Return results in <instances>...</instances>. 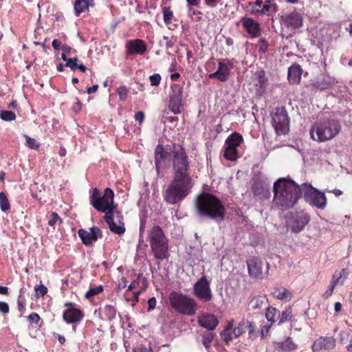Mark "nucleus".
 <instances>
[{
  "label": "nucleus",
  "mask_w": 352,
  "mask_h": 352,
  "mask_svg": "<svg viewBox=\"0 0 352 352\" xmlns=\"http://www.w3.org/2000/svg\"><path fill=\"white\" fill-rule=\"evenodd\" d=\"M154 157L158 175L166 162L171 160L173 176L164 192L163 197L168 204L180 203L190 194L194 186L185 149L179 144H173L168 151L162 144H157L155 148Z\"/></svg>",
  "instance_id": "obj_1"
},
{
  "label": "nucleus",
  "mask_w": 352,
  "mask_h": 352,
  "mask_svg": "<svg viewBox=\"0 0 352 352\" xmlns=\"http://www.w3.org/2000/svg\"><path fill=\"white\" fill-rule=\"evenodd\" d=\"M273 202L282 210L294 207L301 197V186L289 179L279 178L274 183Z\"/></svg>",
  "instance_id": "obj_2"
},
{
  "label": "nucleus",
  "mask_w": 352,
  "mask_h": 352,
  "mask_svg": "<svg viewBox=\"0 0 352 352\" xmlns=\"http://www.w3.org/2000/svg\"><path fill=\"white\" fill-rule=\"evenodd\" d=\"M196 208L201 216L219 221L224 219L226 213L222 201L213 194L208 192H204L197 197Z\"/></svg>",
  "instance_id": "obj_3"
},
{
  "label": "nucleus",
  "mask_w": 352,
  "mask_h": 352,
  "mask_svg": "<svg viewBox=\"0 0 352 352\" xmlns=\"http://www.w3.org/2000/svg\"><path fill=\"white\" fill-rule=\"evenodd\" d=\"M341 129V124L337 119L323 118L314 124L310 135L314 140L324 142L333 139Z\"/></svg>",
  "instance_id": "obj_4"
},
{
  "label": "nucleus",
  "mask_w": 352,
  "mask_h": 352,
  "mask_svg": "<svg viewBox=\"0 0 352 352\" xmlns=\"http://www.w3.org/2000/svg\"><path fill=\"white\" fill-rule=\"evenodd\" d=\"M90 204L98 212H104V215L116 212L118 217L120 216V211L114 204V192L110 188H106L102 194L99 189L94 188L89 197Z\"/></svg>",
  "instance_id": "obj_5"
},
{
  "label": "nucleus",
  "mask_w": 352,
  "mask_h": 352,
  "mask_svg": "<svg viewBox=\"0 0 352 352\" xmlns=\"http://www.w3.org/2000/svg\"><path fill=\"white\" fill-rule=\"evenodd\" d=\"M151 252L155 259L164 260L170 256L168 241L162 228L154 225L148 234Z\"/></svg>",
  "instance_id": "obj_6"
},
{
  "label": "nucleus",
  "mask_w": 352,
  "mask_h": 352,
  "mask_svg": "<svg viewBox=\"0 0 352 352\" xmlns=\"http://www.w3.org/2000/svg\"><path fill=\"white\" fill-rule=\"evenodd\" d=\"M168 298L171 308L177 313L188 316L196 314L198 305L194 298L175 291L170 293Z\"/></svg>",
  "instance_id": "obj_7"
},
{
  "label": "nucleus",
  "mask_w": 352,
  "mask_h": 352,
  "mask_svg": "<svg viewBox=\"0 0 352 352\" xmlns=\"http://www.w3.org/2000/svg\"><path fill=\"white\" fill-rule=\"evenodd\" d=\"M304 193V199L311 206L319 209H324L327 206V197L324 192L312 186L311 184L304 183L301 186V194Z\"/></svg>",
  "instance_id": "obj_8"
},
{
  "label": "nucleus",
  "mask_w": 352,
  "mask_h": 352,
  "mask_svg": "<svg viewBox=\"0 0 352 352\" xmlns=\"http://www.w3.org/2000/svg\"><path fill=\"white\" fill-rule=\"evenodd\" d=\"M311 220L310 215L304 210L290 212L287 219V226L294 233H299L304 230Z\"/></svg>",
  "instance_id": "obj_9"
},
{
  "label": "nucleus",
  "mask_w": 352,
  "mask_h": 352,
  "mask_svg": "<svg viewBox=\"0 0 352 352\" xmlns=\"http://www.w3.org/2000/svg\"><path fill=\"white\" fill-rule=\"evenodd\" d=\"M249 275L251 278L262 280L268 274L269 264L259 258L253 256L247 261Z\"/></svg>",
  "instance_id": "obj_10"
},
{
  "label": "nucleus",
  "mask_w": 352,
  "mask_h": 352,
  "mask_svg": "<svg viewBox=\"0 0 352 352\" xmlns=\"http://www.w3.org/2000/svg\"><path fill=\"white\" fill-rule=\"evenodd\" d=\"M272 120L277 135L286 134L289 131V120L285 107L276 108Z\"/></svg>",
  "instance_id": "obj_11"
},
{
  "label": "nucleus",
  "mask_w": 352,
  "mask_h": 352,
  "mask_svg": "<svg viewBox=\"0 0 352 352\" xmlns=\"http://www.w3.org/2000/svg\"><path fill=\"white\" fill-rule=\"evenodd\" d=\"M251 13L259 16H272L277 11V5L275 0H255L250 2Z\"/></svg>",
  "instance_id": "obj_12"
},
{
  "label": "nucleus",
  "mask_w": 352,
  "mask_h": 352,
  "mask_svg": "<svg viewBox=\"0 0 352 352\" xmlns=\"http://www.w3.org/2000/svg\"><path fill=\"white\" fill-rule=\"evenodd\" d=\"M243 138L242 135L234 132L230 135L226 140V150L224 157L230 161H235L239 157L237 147L243 142Z\"/></svg>",
  "instance_id": "obj_13"
},
{
  "label": "nucleus",
  "mask_w": 352,
  "mask_h": 352,
  "mask_svg": "<svg viewBox=\"0 0 352 352\" xmlns=\"http://www.w3.org/2000/svg\"><path fill=\"white\" fill-rule=\"evenodd\" d=\"M194 295L202 302H209L212 299L210 283L206 276H203L193 285Z\"/></svg>",
  "instance_id": "obj_14"
},
{
  "label": "nucleus",
  "mask_w": 352,
  "mask_h": 352,
  "mask_svg": "<svg viewBox=\"0 0 352 352\" xmlns=\"http://www.w3.org/2000/svg\"><path fill=\"white\" fill-rule=\"evenodd\" d=\"M233 320L229 321L225 329L221 333V337L228 344L234 338H236L245 332V323L240 322L237 327L233 329Z\"/></svg>",
  "instance_id": "obj_15"
},
{
  "label": "nucleus",
  "mask_w": 352,
  "mask_h": 352,
  "mask_svg": "<svg viewBox=\"0 0 352 352\" xmlns=\"http://www.w3.org/2000/svg\"><path fill=\"white\" fill-rule=\"evenodd\" d=\"M78 234L82 243L85 245H92L98 238L102 236L101 230L96 226L91 228L89 231L85 229H80Z\"/></svg>",
  "instance_id": "obj_16"
},
{
  "label": "nucleus",
  "mask_w": 352,
  "mask_h": 352,
  "mask_svg": "<svg viewBox=\"0 0 352 352\" xmlns=\"http://www.w3.org/2000/svg\"><path fill=\"white\" fill-rule=\"evenodd\" d=\"M116 214V212H111L110 214H107V215H104V219L105 222L108 224L110 230L117 234H122L125 232V227L124 223L123 221V217L120 213V217H117L118 223L114 221V215Z\"/></svg>",
  "instance_id": "obj_17"
},
{
  "label": "nucleus",
  "mask_w": 352,
  "mask_h": 352,
  "mask_svg": "<svg viewBox=\"0 0 352 352\" xmlns=\"http://www.w3.org/2000/svg\"><path fill=\"white\" fill-rule=\"evenodd\" d=\"M303 18L302 15L297 12H292L289 14L281 16L283 24L292 30H296L302 25Z\"/></svg>",
  "instance_id": "obj_18"
},
{
  "label": "nucleus",
  "mask_w": 352,
  "mask_h": 352,
  "mask_svg": "<svg viewBox=\"0 0 352 352\" xmlns=\"http://www.w3.org/2000/svg\"><path fill=\"white\" fill-rule=\"evenodd\" d=\"M126 54H143L147 50L145 42L140 38L129 40L126 45Z\"/></svg>",
  "instance_id": "obj_19"
},
{
  "label": "nucleus",
  "mask_w": 352,
  "mask_h": 352,
  "mask_svg": "<svg viewBox=\"0 0 352 352\" xmlns=\"http://www.w3.org/2000/svg\"><path fill=\"white\" fill-rule=\"evenodd\" d=\"M84 316V311L78 308L66 309L63 314V320L68 324H78Z\"/></svg>",
  "instance_id": "obj_20"
},
{
  "label": "nucleus",
  "mask_w": 352,
  "mask_h": 352,
  "mask_svg": "<svg viewBox=\"0 0 352 352\" xmlns=\"http://www.w3.org/2000/svg\"><path fill=\"white\" fill-rule=\"evenodd\" d=\"M182 93L179 89L177 93L174 92L170 95L168 107L174 114H179L182 112Z\"/></svg>",
  "instance_id": "obj_21"
},
{
  "label": "nucleus",
  "mask_w": 352,
  "mask_h": 352,
  "mask_svg": "<svg viewBox=\"0 0 352 352\" xmlns=\"http://www.w3.org/2000/svg\"><path fill=\"white\" fill-rule=\"evenodd\" d=\"M242 25L251 37H258L261 34L260 25L251 18L243 17L241 19Z\"/></svg>",
  "instance_id": "obj_22"
},
{
  "label": "nucleus",
  "mask_w": 352,
  "mask_h": 352,
  "mask_svg": "<svg viewBox=\"0 0 352 352\" xmlns=\"http://www.w3.org/2000/svg\"><path fill=\"white\" fill-rule=\"evenodd\" d=\"M231 72L226 65L221 60L218 63V69L216 72L208 75L210 79H217L220 82H226L230 76Z\"/></svg>",
  "instance_id": "obj_23"
},
{
  "label": "nucleus",
  "mask_w": 352,
  "mask_h": 352,
  "mask_svg": "<svg viewBox=\"0 0 352 352\" xmlns=\"http://www.w3.org/2000/svg\"><path fill=\"white\" fill-rule=\"evenodd\" d=\"M336 340L333 337H320L317 339L314 344V351H318L322 349L329 350L335 347Z\"/></svg>",
  "instance_id": "obj_24"
},
{
  "label": "nucleus",
  "mask_w": 352,
  "mask_h": 352,
  "mask_svg": "<svg viewBox=\"0 0 352 352\" xmlns=\"http://www.w3.org/2000/svg\"><path fill=\"white\" fill-rule=\"evenodd\" d=\"M199 324L209 331L214 330L219 324L217 317L213 314L201 316L198 320Z\"/></svg>",
  "instance_id": "obj_25"
},
{
  "label": "nucleus",
  "mask_w": 352,
  "mask_h": 352,
  "mask_svg": "<svg viewBox=\"0 0 352 352\" xmlns=\"http://www.w3.org/2000/svg\"><path fill=\"white\" fill-rule=\"evenodd\" d=\"M302 69L299 65L294 64L288 69L287 79L290 84H298L300 82Z\"/></svg>",
  "instance_id": "obj_26"
},
{
  "label": "nucleus",
  "mask_w": 352,
  "mask_h": 352,
  "mask_svg": "<svg viewBox=\"0 0 352 352\" xmlns=\"http://www.w3.org/2000/svg\"><path fill=\"white\" fill-rule=\"evenodd\" d=\"M268 299L265 295H256L250 298L248 303L249 309L260 310L268 304Z\"/></svg>",
  "instance_id": "obj_27"
},
{
  "label": "nucleus",
  "mask_w": 352,
  "mask_h": 352,
  "mask_svg": "<svg viewBox=\"0 0 352 352\" xmlns=\"http://www.w3.org/2000/svg\"><path fill=\"white\" fill-rule=\"evenodd\" d=\"M297 344L294 343L290 337H288L283 342H278L274 343V349L278 351H290L296 349Z\"/></svg>",
  "instance_id": "obj_28"
},
{
  "label": "nucleus",
  "mask_w": 352,
  "mask_h": 352,
  "mask_svg": "<svg viewBox=\"0 0 352 352\" xmlns=\"http://www.w3.org/2000/svg\"><path fill=\"white\" fill-rule=\"evenodd\" d=\"M272 295L278 300L289 301L292 298V294L285 287H276L273 289Z\"/></svg>",
  "instance_id": "obj_29"
},
{
  "label": "nucleus",
  "mask_w": 352,
  "mask_h": 352,
  "mask_svg": "<svg viewBox=\"0 0 352 352\" xmlns=\"http://www.w3.org/2000/svg\"><path fill=\"white\" fill-rule=\"evenodd\" d=\"M293 317L292 307L291 305L287 306L282 313L278 314V324H283L286 322H289Z\"/></svg>",
  "instance_id": "obj_30"
},
{
  "label": "nucleus",
  "mask_w": 352,
  "mask_h": 352,
  "mask_svg": "<svg viewBox=\"0 0 352 352\" xmlns=\"http://www.w3.org/2000/svg\"><path fill=\"white\" fill-rule=\"evenodd\" d=\"M100 311L104 316L106 320L111 321L116 318V309L113 305H106L104 307L100 309Z\"/></svg>",
  "instance_id": "obj_31"
},
{
  "label": "nucleus",
  "mask_w": 352,
  "mask_h": 352,
  "mask_svg": "<svg viewBox=\"0 0 352 352\" xmlns=\"http://www.w3.org/2000/svg\"><path fill=\"white\" fill-rule=\"evenodd\" d=\"M278 314L279 311L276 308L273 307H268L266 308L265 318L269 322H271V324H273L278 320Z\"/></svg>",
  "instance_id": "obj_32"
},
{
  "label": "nucleus",
  "mask_w": 352,
  "mask_h": 352,
  "mask_svg": "<svg viewBox=\"0 0 352 352\" xmlns=\"http://www.w3.org/2000/svg\"><path fill=\"white\" fill-rule=\"evenodd\" d=\"M265 187L266 184L265 182L258 179H255L252 184V190L254 195H261Z\"/></svg>",
  "instance_id": "obj_33"
},
{
  "label": "nucleus",
  "mask_w": 352,
  "mask_h": 352,
  "mask_svg": "<svg viewBox=\"0 0 352 352\" xmlns=\"http://www.w3.org/2000/svg\"><path fill=\"white\" fill-rule=\"evenodd\" d=\"M202 344L206 349H209L214 338V333L210 331H204L202 334Z\"/></svg>",
  "instance_id": "obj_34"
},
{
  "label": "nucleus",
  "mask_w": 352,
  "mask_h": 352,
  "mask_svg": "<svg viewBox=\"0 0 352 352\" xmlns=\"http://www.w3.org/2000/svg\"><path fill=\"white\" fill-rule=\"evenodd\" d=\"M0 208L4 212H8L10 209V202L3 192H0Z\"/></svg>",
  "instance_id": "obj_35"
},
{
  "label": "nucleus",
  "mask_w": 352,
  "mask_h": 352,
  "mask_svg": "<svg viewBox=\"0 0 352 352\" xmlns=\"http://www.w3.org/2000/svg\"><path fill=\"white\" fill-rule=\"evenodd\" d=\"M103 290L102 285L90 287L89 289L85 293V297L88 300H91L95 296L102 292Z\"/></svg>",
  "instance_id": "obj_36"
},
{
  "label": "nucleus",
  "mask_w": 352,
  "mask_h": 352,
  "mask_svg": "<svg viewBox=\"0 0 352 352\" xmlns=\"http://www.w3.org/2000/svg\"><path fill=\"white\" fill-rule=\"evenodd\" d=\"M61 58L64 61L66 62V67H69L72 71H75L76 69H77V62L78 60L77 57L67 58L65 57V54H61Z\"/></svg>",
  "instance_id": "obj_37"
},
{
  "label": "nucleus",
  "mask_w": 352,
  "mask_h": 352,
  "mask_svg": "<svg viewBox=\"0 0 352 352\" xmlns=\"http://www.w3.org/2000/svg\"><path fill=\"white\" fill-rule=\"evenodd\" d=\"M23 293V289L21 288L17 298V308L21 314H23L25 310V298Z\"/></svg>",
  "instance_id": "obj_38"
},
{
  "label": "nucleus",
  "mask_w": 352,
  "mask_h": 352,
  "mask_svg": "<svg viewBox=\"0 0 352 352\" xmlns=\"http://www.w3.org/2000/svg\"><path fill=\"white\" fill-rule=\"evenodd\" d=\"M162 11L164 21L167 25H168L172 23V21L174 18L173 13L170 10V7H164L162 8Z\"/></svg>",
  "instance_id": "obj_39"
},
{
  "label": "nucleus",
  "mask_w": 352,
  "mask_h": 352,
  "mask_svg": "<svg viewBox=\"0 0 352 352\" xmlns=\"http://www.w3.org/2000/svg\"><path fill=\"white\" fill-rule=\"evenodd\" d=\"M0 118L4 121H13L16 119V114L11 111L1 110L0 111Z\"/></svg>",
  "instance_id": "obj_40"
},
{
  "label": "nucleus",
  "mask_w": 352,
  "mask_h": 352,
  "mask_svg": "<svg viewBox=\"0 0 352 352\" xmlns=\"http://www.w3.org/2000/svg\"><path fill=\"white\" fill-rule=\"evenodd\" d=\"M25 138L26 140L25 145L28 148H30V149H34V150H38L39 148L40 144L38 143L37 141L34 138H30V136H28L27 135H25Z\"/></svg>",
  "instance_id": "obj_41"
},
{
  "label": "nucleus",
  "mask_w": 352,
  "mask_h": 352,
  "mask_svg": "<svg viewBox=\"0 0 352 352\" xmlns=\"http://www.w3.org/2000/svg\"><path fill=\"white\" fill-rule=\"evenodd\" d=\"M257 46L258 47V52L264 54L268 50L269 44L265 38H259Z\"/></svg>",
  "instance_id": "obj_42"
},
{
  "label": "nucleus",
  "mask_w": 352,
  "mask_h": 352,
  "mask_svg": "<svg viewBox=\"0 0 352 352\" xmlns=\"http://www.w3.org/2000/svg\"><path fill=\"white\" fill-rule=\"evenodd\" d=\"M116 91L121 101H125L126 100L129 91L126 86L118 87Z\"/></svg>",
  "instance_id": "obj_43"
},
{
  "label": "nucleus",
  "mask_w": 352,
  "mask_h": 352,
  "mask_svg": "<svg viewBox=\"0 0 352 352\" xmlns=\"http://www.w3.org/2000/svg\"><path fill=\"white\" fill-rule=\"evenodd\" d=\"M36 298L43 297L47 293V288L43 285L34 287Z\"/></svg>",
  "instance_id": "obj_44"
},
{
  "label": "nucleus",
  "mask_w": 352,
  "mask_h": 352,
  "mask_svg": "<svg viewBox=\"0 0 352 352\" xmlns=\"http://www.w3.org/2000/svg\"><path fill=\"white\" fill-rule=\"evenodd\" d=\"M257 78L260 88L263 89L267 82V78H265V74L264 71H260L257 73Z\"/></svg>",
  "instance_id": "obj_45"
},
{
  "label": "nucleus",
  "mask_w": 352,
  "mask_h": 352,
  "mask_svg": "<svg viewBox=\"0 0 352 352\" xmlns=\"http://www.w3.org/2000/svg\"><path fill=\"white\" fill-rule=\"evenodd\" d=\"M149 80L151 86L157 87L160 84L162 78L160 74H155L149 76Z\"/></svg>",
  "instance_id": "obj_46"
},
{
  "label": "nucleus",
  "mask_w": 352,
  "mask_h": 352,
  "mask_svg": "<svg viewBox=\"0 0 352 352\" xmlns=\"http://www.w3.org/2000/svg\"><path fill=\"white\" fill-rule=\"evenodd\" d=\"M27 320L31 324H38L41 320V317L37 313L32 312L27 317Z\"/></svg>",
  "instance_id": "obj_47"
},
{
  "label": "nucleus",
  "mask_w": 352,
  "mask_h": 352,
  "mask_svg": "<svg viewBox=\"0 0 352 352\" xmlns=\"http://www.w3.org/2000/svg\"><path fill=\"white\" fill-rule=\"evenodd\" d=\"M152 350V347L150 346V344L148 346H146L143 344H139L133 349L132 352H151Z\"/></svg>",
  "instance_id": "obj_48"
},
{
  "label": "nucleus",
  "mask_w": 352,
  "mask_h": 352,
  "mask_svg": "<svg viewBox=\"0 0 352 352\" xmlns=\"http://www.w3.org/2000/svg\"><path fill=\"white\" fill-rule=\"evenodd\" d=\"M58 220L61 221V219L58 213L56 212H52L51 214V218L48 221V225L53 227Z\"/></svg>",
  "instance_id": "obj_49"
},
{
  "label": "nucleus",
  "mask_w": 352,
  "mask_h": 352,
  "mask_svg": "<svg viewBox=\"0 0 352 352\" xmlns=\"http://www.w3.org/2000/svg\"><path fill=\"white\" fill-rule=\"evenodd\" d=\"M10 311V307L7 302L0 301V312L3 314H7Z\"/></svg>",
  "instance_id": "obj_50"
},
{
  "label": "nucleus",
  "mask_w": 352,
  "mask_h": 352,
  "mask_svg": "<svg viewBox=\"0 0 352 352\" xmlns=\"http://www.w3.org/2000/svg\"><path fill=\"white\" fill-rule=\"evenodd\" d=\"M135 119L136 121H138L139 122V126H142V122L144 120V113L143 111H138L135 114Z\"/></svg>",
  "instance_id": "obj_51"
},
{
  "label": "nucleus",
  "mask_w": 352,
  "mask_h": 352,
  "mask_svg": "<svg viewBox=\"0 0 352 352\" xmlns=\"http://www.w3.org/2000/svg\"><path fill=\"white\" fill-rule=\"evenodd\" d=\"M221 62L224 63L225 65L228 67V69L231 72V69L234 67V63L235 60L234 59H223L221 60Z\"/></svg>",
  "instance_id": "obj_52"
},
{
  "label": "nucleus",
  "mask_w": 352,
  "mask_h": 352,
  "mask_svg": "<svg viewBox=\"0 0 352 352\" xmlns=\"http://www.w3.org/2000/svg\"><path fill=\"white\" fill-rule=\"evenodd\" d=\"M82 106V104L81 103L80 100L78 98H76V102L72 107V110L75 113H78L79 111H81Z\"/></svg>",
  "instance_id": "obj_53"
},
{
  "label": "nucleus",
  "mask_w": 352,
  "mask_h": 352,
  "mask_svg": "<svg viewBox=\"0 0 352 352\" xmlns=\"http://www.w3.org/2000/svg\"><path fill=\"white\" fill-rule=\"evenodd\" d=\"M127 283H128V281H127L126 278L124 277H122L118 281V289L119 290H122V289L126 288L127 286Z\"/></svg>",
  "instance_id": "obj_54"
},
{
  "label": "nucleus",
  "mask_w": 352,
  "mask_h": 352,
  "mask_svg": "<svg viewBox=\"0 0 352 352\" xmlns=\"http://www.w3.org/2000/svg\"><path fill=\"white\" fill-rule=\"evenodd\" d=\"M335 287H336L335 286H333V285L330 284L329 286V288L324 293L323 298L324 299L329 298L332 295Z\"/></svg>",
  "instance_id": "obj_55"
},
{
  "label": "nucleus",
  "mask_w": 352,
  "mask_h": 352,
  "mask_svg": "<svg viewBox=\"0 0 352 352\" xmlns=\"http://www.w3.org/2000/svg\"><path fill=\"white\" fill-rule=\"evenodd\" d=\"M342 279L341 278V276H339L336 273H335L333 276H332V279H331V281L330 283V284L333 285V286L336 287V285L339 283H340V281L342 280Z\"/></svg>",
  "instance_id": "obj_56"
},
{
  "label": "nucleus",
  "mask_w": 352,
  "mask_h": 352,
  "mask_svg": "<svg viewBox=\"0 0 352 352\" xmlns=\"http://www.w3.org/2000/svg\"><path fill=\"white\" fill-rule=\"evenodd\" d=\"M148 311H150L155 309L156 306V299L155 297H152L148 300Z\"/></svg>",
  "instance_id": "obj_57"
},
{
  "label": "nucleus",
  "mask_w": 352,
  "mask_h": 352,
  "mask_svg": "<svg viewBox=\"0 0 352 352\" xmlns=\"http://www.w3.org/2000/svg\"><path fill=\"white\" fill-rule=\"evenodd\" d=\"M339 276H341V278L342 279L341 281H340V284L341 285H343L344 284V280L347 278V276H348V272L346 271V269H342L339 274H338Z\"/></svg>",
  "instance_id": "obj_58"
},
{
  "label": "nucleus",
  "mask_w": 352,
  "mask_h": 352,
  "mask_svg": "<svg viewBox=\"0 0 352 352\" xmlns=\"http://www.w3.org/2000/svg\"><path fill=\"white\" fill-rule=\"evenodd\" d=\"M61 49L63 50L62 54H65V57H67V55H69L72 51V47L66 44L63 45Z\"/></svg>",
  "instance_id": "obj_59"
},
{
  "label": "nucleus",
  "mask_w": 352,
  "mask_h": 352,
  "mask_svg": "<svg viewBox=\"0 0 352 352\" xmlns=\"http://www.w3.org/2000/svg\"><path fill=\"white\" fill-rule=\"evenodd\" d=\"M61 44L62 43H61L60 41H59L58 39H54L52 43V47L56 50H59L61 48V47H62Z\"/></svg>",
  "instance_id": "obj_60"
},
{
  "label": "nucleus",
  "mask_w": 352,
  "mask_h": 352,
  "mask_svg": "<svg viewBox=\"0 0 352 352\" xmlns=\"http://www.w3.org/2000/svg\"><path fill=\"white\" fill-rule=\"evenodd\" d=\"M139 285L138 280H133L131 283V284L128 286V291H133Z\"/></svg>",
  "instance_id": "obj_61"
},
{
  "label": "nucleus",
  "mask_w": 352,
  "mask_h": 352,
  "mask_svg": "<svg viewBox=\"0 0 352 352\" xmlns=\"http://www.w3.org/2000/svg\"><path fill=\"white\" fill-rule=\"evenodd\" d=\"M146 219H140V236L142 235L144 231V229H145V227H146Z\"/></svg>",
  "instance_id": "obj_62"
},
{
  "label": "nucleus",
  "mask_w": 352,
  "mask_h": 352,
  "mask_svg": "<svg viewBox=\"0 0 352 352\" xmlns=\"http://www.w3.org/2000/svg\"><path fill=\"white\" fill-rule=\"evenodd\" d=\"M53 336H55L56 338H58V340L59 342V343L60 344H64L66 342V340H65V338L62 336V335H60L58 333H53Z\"/></svg>",
  "instance_id": "obj_63"
},
{
  "label": "nucleus",
  "mask_w": 352,
  "mask_h": 352,
  "mask_svg": "<svg viewBox=\"0 0 352 352\" xmlns=\"http://www.w3.org/2000/svg\"><path fill=\"white\" fill-rule=\"evenodd\" d=\"M98 87H98V85H94L92 87H87V93L88 94H91L95 93V92H96L98 91Z\"/></svg>",
  "instance_id": "obj_64"
}]
</instances>
